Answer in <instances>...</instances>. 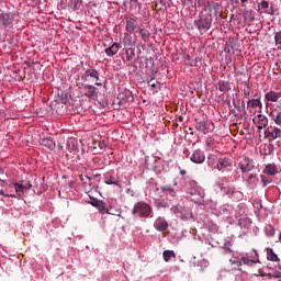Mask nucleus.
<instances>
[{"label": "nucleus", "mask_w": 281, "mask_h": 281, "mask_svg": "<svg viewBox=\"0 0 281 281\" xmlns=\"http://www.w3.org/2000/svg\"><path fill=\"white\" fill-rule=\"evenodd\" d=\"M132 214L133 216H138V218H148L153 214V207L148 203L140 201L134 204Z\"/></svg>", "instance_id": "1"}, {"label": "nucleus", "mask_w": 281, "mask_h": 281, "mask_svg": "<svg viewBox=\"0 0 281 281\" xmlns=\"http://www.w3.org/2000/svg\"><path fill=\"white\" fill-rule=\"evenodd\" d=\"M250 258L249 257H243L240 260H237V261H232L231 260V262H233V265H236V267H243V265H247L248 267H254V265L260 263L258 251L252 250L250 252Z\"/></svg>", "instance_id": "2"}, {"label": "nucleus", "mask_w": 281, "mask_h": 281, "mask_svg": "<svg viewBox=\"0 0 281 281\" xmlns=\"http://www.w3.org/2000/svg\"><path fill=\"white\" fill-rule=\"evenodd\" d=\"M239 170H241V175L243 177H247V175H249V172H251L254 170V168H256V162L254 161V159L249 158V157H244L240 161H239Z\"/></svg>", "instance_id": "3"}, {"label": "nucleus", "mask_w": 281, "mask_h": 281, "mask_svg": "<svg viewBox=\"0 0 281 281\" xmlns=\"http://www.w3.org/2000/svg\"><path fill=\"white\" fill-rule=\"evenodd\" d=\"M15 14L12 12H2L0 13V27L5 29L10 27L14 23Z\"/></svg>", "instance_id": "4"}, {"label": "nucleus", "mask_w": 281, "mask_h": 281, "mask_svg": "<svg viewBox=\"0 0 281 281\" xmlns=\"http://www.w3.org/2000/svg\"><path fill=\"white\" fill-rule=\"evenodd\" d=\"M247 106L249 109V113L256 115V113H260L262 111V101H260V99H249L247 101Z\"/></svg>", "instance_id": "5"}, {"label": "nucleus", "mask_w": 281, "mask_h": 281, "mask_svg": "<svg viewBox=\"0 0 281 281\" xmlns=\"http://www.w3.org/2000/svg\"><path fill=\"white\" fill-rule=\"evenodd\" d=\"M221 190L226 196L233 199V201H238V199L243 198V192L236 191L234 187H222Z\"/></svg>", "instance_id": "6"}, {"label": "nucleus", "mask_w": 281, "mask_h": 281, "mask_svg": "<svg viewBox=\"0 0 281 281\" xmlns=\"http://www.w3.org/2000/svg\"><path fill=\"white\" fill-rule=\"evenodd\" d=\"M13 187H14V190H15L16 193L7 195L8 198L20 199V196H23V194H25V192H27V189L24 186V181L15 182L13 184Z\"/></svg>", "instance_id": "7"}, {"label": "nucleus", "mask_w": 281, "mask_h": 281, "mask_svg": "<svg viewBox=\"0 0 281 281\" xmlns=\"http://www.w3.org/2000/svg\"><path fill=\"white\" fill-rule=\"evenodd\" d=\"M194 25L198 27L200 32H207V30L212 27V21L200 18L198 20H194Z\"/></svg>", "instance_id": "8"}, {"label": "nucleus", "mask_w": 281, "mask_h": 281, "mask_svg": "<svg viewBox=\"0 0 281 281\" xmlns=\"http://www.w3.org/2000/svg\"><path fill=\"white\" fill-rule=\"evenodd\" d=\"M195 131L203 133V135H207L212 131V123H207L205 121H196Z\"/></svg>", "instance_id": "9"}, {"label": "nucleus", "mask_w": 281, "mask_h": 281, "mask_svg": "<svg viewBox=\"0 0 281 281\" xmlns=\"http://www.w3.org/2000/svg\"><path fill=\"white\" fill-rule=\"evenodd\" d=\"M252 122L256 124L259 131H262V128H266V126L269 124V119L262 114H258L252 119Z\"/></svg>", "instance_id": "10"}, {"label": "nucleus", "mask_w": 281, "mask_h": 281, "mask_svg": "<svg viewBox=\"0 0 281 281\" xmlns=\"http://www.w3.org/2000/svg\"><path fill=\"white\" fill-rule=\"evenodd\" d=\"M190 161H192V164H203V161H205V153L201 149L193 150Z\"/></svg>", "instance_id": "11"}, {"label": "nucleus", "mask_w": 281, "mask_h": 281, "mask_svg": "<svg viewBox=\"0 0 281 281\" xmlns=\"http://www.w3.org/2000/svg\"><path fill=\"white\" fill-rule=\"evenodd\" d=\"M265 137L268 139H278V137H281V130L270 126L265 131Z\"/></svg>", "instance_id": "12"}, {"label": "nucleus", "mask_w": 281, "mask_h": 281, "mask_svg": "<svg viewBox=\"0 0 281 281\" xmlns=\"http://www.w3.org/2000/svg\"><path fill=\"white\" fill-rule=\"evenodd\" d=\"M154 227L157 232H166L168 229V222L164 217H157L154 222Z\"/></svg>", "instance_id": "13"}, {"label": "nucleus", "mask_w": 281, "mask_h": 281, "mask_svg": "<svg viewBox=\"0 0 281 281\" xmlns=\"http://www.w3.org/2000/svg\"><path fill=\"white\" fill-rule=\"evenodd\" d=\"M97 210L100 212V214H111L112 216H121L122 211H116V213H111V210L106 207V203L104 201L101 202V204L98 205Z\"/></svg>", "instance_id": "14"}, {"label": "nucleus", "mask_w": 281, "mask_h": 281, "mask_svg": "<svg viewBox=\"0 0 281 281\" xmlns=\"http://www.w3.org/2000/svg\"><path fill=\"white\" fill-rule=\"evenodd\" d=\"M125 30L128 34H133V32H135V30H137V20L131 18L127 19L125 22Z\"/></svg>", "instance_id": "15"}, {"label": "nucleus", "mask_w": 281, "mask_h": 281, "mask_svg": "<svg viewBox=\"0 0 281 281\" xmlns=\"http://www.w3.org/2000/svg\"><path fill=\"white\" fill-rule=\"evenodd\" d=\"M160 190L166 194V196H170V199H175V196H177V191L170 184L161 186Z\"/></svg>", "instance_id": "16"}, {"label": "nucleus", "mask_w": 281, "mask_h": 281, "mask_svg": "<svg viewBox=\"0 0 281 281\" xmlns=\"http://www.w3.org/2000/svg\"><path fill=\"white\" fill-rule=\"evenodd\" d=\"M281 98V93L280 92H276L273 90L267 92L265 94V100H267V102H278Z\"/></svg>", "instance_id": "17"}, {"label": "nucleus", "mask_w": 281, "mask_h": 281, "mask_svg": "<svg viewBox=\"0 0 281 281\" xmlns=\"http://www.w3.org/2000/svg\"><path fill=\"white\" fill-rule=\"evenodd\" d=\"M120 52V43L114 42L110 47L105 48L106 56H115Z\"/></svg>", "instance_id": "18"}, {"label": "nucleus", "mask_w": 281, "mask_h": 281, "mask_svg": "<svg viewBox=\"0 0 281 281\" xmlns=\"http://www.w3.org/2000/svg\"><path fill=\"white\" fill-rule=\"evenodd\" d=\"M217 89L222 93H227L228 91H232V86L229 85V81L220 80L217 83Z\"/></svg>", "instance_id": "19"}, {"label": "nucleus", "mask_w": 281, "mask_h": 281, "mask_svg": "<svg viewBox=\"0 0 281 281\" xmlns=\"http://www.w3.org/2000/svg\"><path fill=\"white\" fill-rule=\"evenodd\" d=\"M86 91H88L85 95L86 98H97L98 97V89L91 85H86L83 87Z\"/></svg>", "instance_id": "20"}, {"label": "nucleus", "mask_w": 281, "mask_h": 281, "mask_svg": "<svg viewBox=\"0 0 281 281\" xmlns=\"http://www.w3.org/2000/svg\"><path fill=\"white\" fill-rule=\"evenodd\" d=\"M267 260L270 262H280V257L272 250V248H266Z\"/></svg>", "instance_id": "21"}, {"label": "nucleus", "mask_w": 281, "mask_h": 281, "mask_svg": "<svg viewBox=\"0 0 281 281\" xmlns=\"http://www.w3.org/2000/svg\"><path fill=\"white\" fill-rule=\"evenodd\" d=\"M232 166L229 158H221L217 164V170H225Z\"/></svg>", "instance_id": "22"}, {"label": "nucleus", "mask_w": 281, "mask_h": 281, "mask_svg": "<svg viewBox=\"0 0 281 281\" xmlns=\"http://www.w3.org/2000/svg\"><path fill=\"white\" fill-rule=\"evenodd\" d=\"M104 183H106V186H117V179H115L113 173L106 172L104 175Z\"/></svg>", "instance_id": "23"}, {"label": "nucleus", "mask_w": 281, "mask_h": 281, "mask_svg": "<svg viewBox=\"0 0 281 281\" xmlns=\"http://www.w3.org/2000/svg\"><path fill=\"white\" fill-rule=\"evenodd\" d=\"M266 175H269L270 177H273L278 175V166L276 164H269L265 168Z\"/></svg>", "instance_id": "24"}, {"label": "nucleus", "mask_w": 281, "mask_h": 281, "mask_svg": "<svg viewBox=\"0 0 281 281\" xmlns=\"http://www.w3.org/2000/svg\"><path fill=\"white\" fill-rule=\"evenodd\" d=\"M85 78H94V80H100V72H98V70L91 68V69H87L85 71Z\"/></svg>", "instance_id": "25"}, {"label": "nucleus", "mask_w": 281, "mask_h": 281, "mask_svg": "<svg viewBox=\"0 0 281 281\" xmlns=\"http://www.w3.org/2000/svg\"><path fill=\"white\" fill-rule=\"evenodd\" d=\"M246 181H247V183L250 188H256V186H258V181H259L258 180V175L257 173H250L248 176V178L246 179Z\"/></svg>", "instance_id": "26"}, {"label": "nucleus", "mask_w": 281, "mask_h": 281, "mask_svg": "<svg viewBox=\"0 0 281 281\" xmlns=\"http://www.w3.org/2000/svg\"><path fill=\"white\" fill-rule=\"evenodd\" d=\"M162 258L165 262H170V258H177V255L173 252V250H165L162 252Z\"/></svg>", "instance_id": "27"}, {"label": "nucleus", "mask_w": 281, "mask_h": 281, "mask_svg": "<svg viewBox=\"0 0 281 281\" xmlns=\"http://www.w3.org/2000/svg\"><path fill=\"white\" fill-rule=\"evenodd\" d=\"M123 44L125 47H133V36L128 33H124Z\"/></svg>", "instance_id": "28"}, {"label": "nucleus", "mask_w": 281, "mask_h": 281, "mask_svg": "<svg viewBox=\"0 0 281 281\" xmlns=\"http://www.w3.org/2000/svg\"><path fill=\"white\" fill-rule=\"evenodd\" d=\"M271 117L277 126H281V112L271 113Z\"/></svg>", "instance_id": "29"}, {"label": "nucleus", "mask_w": 281, "mask_h": 281, "mask_svg": "<svg viewBox=\"0 0 281 281\" xmlns=\"http://www.w3.org/2000/svg\"><path fill=\"white\" fill-rule=\"evenodd\" d=\"M139 34L143 38V41L148 42V38H150V31L146 30V29H140L139 30Z\"/></svg>", "instance_id": "30"}, {"label": "nucleus", "mask_w": 281, "mask_h": 281, "mask_svg": "<svg viewBox=\"0 0 281 281\" xmlns=\"http://www.w3.org/2000/svg\"><path fill=\"white\" fill-rule=\"evenodd\" d=\"M126 54V60H133L135 58V49L128 48L125 50Z\"/></svg>", "instance_id": "31"}, {"label": "nucleus", "mask_w": 281, "mask_h": 281, "mask_svg": "<svg viewBox=\"0 0 281 281\" xmlns=\"http://www.w3.org/2000/svg\"><path fill=\"white\" fill-rule=\"evenodd\" d=\"M180 218L181 221H190V218H192V212H182Z\"/></svg>", "instance_id": "32"}, {"label": "nucleus", "mask_w": 281, "mask_h": 281, "mask_svg": "<svg viewBox=\"0 0 281 281\" xmlns=\"http://www.w3.org/2000/svg\"><path fill=\"white\" fill-rule=\"evenodd\" d=\"M267 236H276V228L272 225L266 227Z\"/></svg>", "instance_id": "33"}, {"label": "nucleus", "mask_w": 281, "mask_h": 281, "mask_svg": "<svg viewBox=\"0 0 281 281\" xmlns=\"http://www.w3.org/2000/svg\"><path fill=\"white\" fill-rule=\"evenodd\" d=\"M274 43L276 45H281V31L274 34Z\"/></svg>", "instance_id": "34"}, {"label": "nucleus", "mask_w": 281, "mask_h": 281, "mask_svg": "<svg viewBox=\"0 0 281 281\" xmlns=\"http://www.w3.org/2000/svg\"><path fill=\"white\" fill-rule=\"evenodd\" d=\"M260 5H261L262 10H267L269 8V1L263 0V1H261Z\"/></svg>", "instance_id": "35"}, {"label": "nucleus", "mask_w": 281, "mask_h": 281, "mask_svg": "<svg viewBox=\"0 0 281 281\" xmlns=\"http://www.w3.org/2000/svg\"><path fill=\"white\" fill-rule=\"evenodd\" d=\"M101 202H102V201H100V200H93V201L91 202V205H93V207H97V209H98V206L101 204Z\"/></svg>", "instance_id": "36"}, {"label": "nucleus", "mask_w": 281, "mask_h": 281, "mask_svg": "<svg viewBox=\"0 0 281 281\" xmlns=\"http://www.w3.org/2000/svg\"><path fill=\"white\" fill-rule=\"evenodd\" d=\"M235 104V109H237V111H240V109H245V104L243 106H240V101H238V104L237 103H234Z\"/></svg>", "instance_id": "37"}, {"label": "nucleus", "mask_w": 281, "mask_h": 281, "mask_svg": "<svg viewBox=\"0 0 281 281\" xmlns=\"http://www.w3.org/2000/svg\"><path fill=\"white\" fill-rule=\"evenodd\" d=\"M261 181H262V183H263V188H265V186H267L268 183H271V181H269L267 178H265V177H261Z\"/></svg>", "instance_id": "38"}, {"label": "nucleus", "mask_w": 281, "mask_h": 281, "mask_svg": "<svg viewBox=\"0 0 281 281\" xmlns=\"http://www.w3.org/2000/svg\"><path fill=\"white\" fill-rule=\"evenodd\" d=\"M249 95H251V92L249 91V89L244 90V98H249Z\"/></svg>", "instance_id": "39"}, {"label": "nucleus", "mask_w": 281, "mask_h": 281, "mask_svg": "<svg viewBox=\"0 0 281 281\" xmlns=\"http://www.w3.org/2000/svg\"><path fill=\"white\" fill-rule=\"evenodd\" d=\"M49 142H52V140L44 139V140H42V144H44L45 146H47V145H48V148H50V147H52V145H49Z\"/></svg>", "instance_id": "40"}, {"label": "nucleus", "mask_w": 281, "mask_h": 281, "mask_svg": "<svg viewBox=\"0 0 281 281\" xmlns=\"http://www.w3.org/2000/svg\"><path fill=\"white\" fill-rule=\"evenodd\" d=\"M24 186H25L26 190L32 189V182H30V181L25 182Z\"/></svg>", "instance_id": "41"}, {"label": "nucleus", "mask_w": 281, "mask_h": 281, "mask_svg": "<svg viewBox=\"0 0 281 281\" xmlns=\"http://www.w3.org/2000/svg\"><path fill=\"white\" fill-rule=\"evenodd\" d=\"M252 11H248V10H245L244 11V16L245 19L249 18V14H251Z\"/></svg>", "instance_id": "42"}, {"label": "nucleus", "mask_w": 281, "mask_h": 281, "mask_svg": "<svg viewBox=\"0 0 281 281\" xmlns=\"http://www.w3.org/2000/svg\"><path fill=\"white\" fill-rule=\"evenodd\" d=\"M99 148H106V143L99 142Z\"/></svg>", "instance_id": "43"}, {"label": "nucleus", "mask_w": 281, "mask_h": 281, "mask_svg": "<svg viewBox=\"0 0 281 281\" xmlns=\"http://www.w3.org/2000/svg\"><path fill=\"white\" fill-rule=\"evenodd\" d=\"M156 207H166V205H164V203H161V202H157Z\"/></svg>", "instance_id": "44"}, {"label": "nucleus", "mask_w": 281, "mask_h": 281, "mask_svg": "<svg viewBox=\"0 0 281 281\" xmlns=\"http://www.w3.org/2000/svg\"><path fill=\"white\" fill-rule=\"evenodd\" d=\"M0 195L1 196H10V194H5V192H3V190L0 189Z\"/></svg>", "instance_id": "45"}, {"label": "nucleus", "mask_w": 281, "mask_h": 281, "mask_svg": "<svg viewBox=\"0 0 281 281\" xmlns=\"http://www.w3.org/2000/svg\"><path fill=\"white\" fill-rule=\"evenodd\" d=\"M75 7H77L79 3H82V0H74Z\"/></svg>", "instance_id": "46"}, {"label": "nucleus", "mask_w": 281, "mask_h": 281, "mask_svg": "<svg viewBox=\"0 0 281 281\" xmlns=\"http://www.w3.org/2000/svg\"><path fill=\"white\" fill-rule=\"evenodd\" d=\"M176 122H183V116H178V117L176 119Z\"/></svg>", "instance_id": "47"}, {"label": "nucleus", "mask_w": 281, "mask_h": 281, "mask_svg": "<svg viewBox=\"0 0 281 281\" xmlns=\"http://www.w3.org/2000/svg\"><path fill=\"white\" fill-rule=\"evenodd\" d=\"M241 2V8H246L245 3H247V0H240Z\"/></svg>", "instance_id": "48"}, {"label": "nucleus", "mask_w": 281, "mask_h": 281, "mask_svg": "<svg viewBox=\"0 0 281 281\" xmlns=\"http://www.w3.org/2000/svg\"><path fill=\"white\" fill-rule=\"evenodd\" d=\"M187 173H188V171H186V169H181V170H180V175L184 176V175H187Z\"/></svg>", "instance_id": "49"}, {"label": "nucleus", "mask_w": 281, "mask_h": 281, "mask_svg": "<svg viewBox=\"0 0 281 281\" xmlns=\"http://www.w3.org/2000/svg\"><path fill=\"white\" fill-rule=\"evenodd\" d=\"M171 210H173L175 214H179V207H173Z\"/></svg>", "instance_id": "50"}, {"label": "nucleus", "mask_w": 281, "mask_h": 281, "mask_svg": "<svg viewBox=\"0 0 281 281\" xmlns=\"http://www.w3.org/2000/svg\"><path fill=\"white\" fill-rule=\"evenodd\" d=\"M150 87H153V89H157V83H150Z\"/></svg>", "instance_id": "51"}, {"label": "nucleus", "mask_w": 281, "mask_h": 281, "mask_svg": "<svg viewBox=\"0 0 281 281\" xmlns=\"http://www.w3.org/2000/svg\"><path fill=\"white\" fill-rule=\"evenodd\" d=\"M0 183H1L2 187L5 186V181L4 180L0 179Z\"/></svg>", "instance_id": "52"}, {"label": "nucleus", "mask_w": 281, "mask_h": 281, "mask_svg": "<svg viewBox=\"0 0 281 281\" xmlns=\"http://www.w3.org/2000/svg\"><path fill=\"white\" fill-rule=\"evenodd\" d=\"M95 86H97V87H102V83L97 81V82H95Z\"/></svg>", "instance_id": "53"}, {"label": "nucleus", "mask_w": 281, "mask_h": 281, "mask_svg": "<svg viewBox=\"0 0 281 281\" xmlns=\"http://www.w3.org/2000/svg\"><path fill=\"white\" fill-rule=\"evenodd\" d=\"M268 14H274L273 8H271V11L268 12Z\"/></svg>", "instance_id": "54"}, {"label": "nucleus", "mask_w": 281, "mask_h": 281, "mask_svg": "<svg viewBox=\"0 0 281 281\" xmlns=\"http://www.w3.org/2000/svg\"><path fill=\"white\" fill-rule=\"evenodd\" d=\"M110 212H111L112 214H115V213L117 212V210L111 211V209H110Z\"/></svg>", "instance_id": "55"}, {"label": "nucleus", "mask_w": 281, "mask_h": 281, "mask_svg": "<svg viewBox=\"0 0 281 281\" xmlns=\"http://www.w3.org/2000/svg\"><path fill=\"white\" fill-rule=\"evenodd\" d=\"M173 186H178L177 180L173 181Z\"/></svg>", "instance_id": "56"}, {"label": "nucleus", "mask_w": 281, "mask_h": 281, "mask_svg": "<svg viewBox=\"0 0 281 281\" xmlns=\"http://www.w3.org/2000/svg\"><path fill=\"white\" fill-rule=\"evenodd\" d=\"M150 82H153V79L150 81H148V85H150Z\"/></svg>", "instance_id": "57"}, {"label": "nucleus", "mask_w": 281, "mask_h": 281, "mask_svg": "<svg viewBox=\"0 0 281 281\" xmlns=\"http://www.w3.org/2000/svg\"><path fill=\"white\" fill-rule=\"evenodd\" d=\"M246 87L249 89V83H247Z\"/></svg>", "instance_id": "58"}, {"label": "nucleus", "mask_w": 281, "mask_h": 281, "mask_svg": "<svg viewBox=\"0 0 281 281\" xmlns=\"http://www.w3.org/2000/svg\"><path fill=\"white\" fill-rule=\"evenodd\" d=\"M250 21H254V18H250Z\"/></svg>", "instance_id": "59"}]
</instances>
